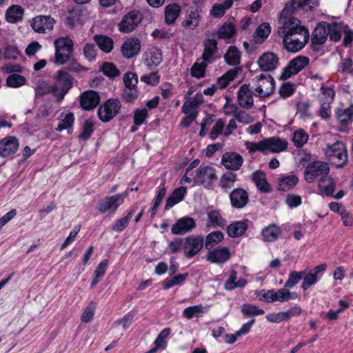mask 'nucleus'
Segmentation results:
<instances>
[{
  "mask_svg": "<svg viewBox=\"0 0 353 353\" xmlns=\"http://www.w3.org/2000/svg\"><path fill=\"white\" fill-rule=\"evenodd\" d=\"M209 307V306H203L201 304L189 306L183 310V316L188 319L199 318L208 311Z\"/></svg>",
  "mask_w": 353,
  "mask_h": 353,
  "instance_id": "nucleus-34",
  "label": "nucleus"
},
{
  "mask_svg": "<svg viewBox=\"0 0 353 353\" xmlns=\"http://www.w3.org/2000/svg\"><path fill=\"white\" fill-rule=\"evenodd\" d=\"M309 63V59L305 56H298L291 60L288 65L285 68L281 73L282 79H288L292 75L297 74Z\"/></svg>",
  "mask_w": 353,
  "mask_h": 353,
  "instance_id": "nucleus-14",
  "label": "nucleus"
},
{
  "mask_svg": "<svg viewBox=\"0 0 353 353\" xmlns=\"http://www.w3.org/2000/svg\"><path fill=\"white\" fill-rule=\"evenodd\" d=\"M252 179L259 190L262 192H270L271 188L267 181L265 174L261 171H256L252 174Z\"/></svg>",
  "mask_w": 353,
  "mask_h": 353,
  "instance_id": "nucleus-33",
  "label": "nucleus"
},
{
  "mask_svg": "<svg viewBox=\"0 0 353 353\" xmlns=\"http://www.w3.org/2000/svg\"><path fill=\"white\" fill-rule=\"evenodd\" d=\"M141 42L137 38H129L121 46V51L123 56L130 59L138 54L141 50Z\"/></svg>",
  "mask_w": 353,
  "mask_h": 353,
  "instance_id": "nucleus-23",
  "label": "nucleus"
},
{
  "mask_svg": "<svg viewBox=\"0 0 353 353\" xmlns=\"http://www.w3.org/2000/svg\"><path fill=\"white\" fill-rule=\"evenodd\" d=\"M217 52V41L214 39H208L204 42V51L202 59L207 63H211L216 60Z\"/></svg>",
  "mask_w": 353,
  "mask_h": 353,
  "instance_id": "nucleus-28",
  "label": "nucleus"
},
{
  "mask_svg": "<svg viewBox=\"0 0 353 353\" xmlns=\"http://www.w3.org/2000/svg\"><path fill=\"white\" fill-rule=\"evenodd\" d=\"M258 297L260 301L272 303L274 302L284 303L290 300L296 299L298 297V294L295 292H290L285 286L277 290H261L258 294Z\"/></svg>",
  "mask_w": 353,
  "mask_h": 353,
  "instance_id": "nucleus-3",
  "label": "nucleus"
},
{
  "mask_svg": "<svg viewBox=\"0 0 353 353\" xmlns=\"http://www.w3.org/2000/svg\"><path fill=\"white\" fill-rule=\"evenodd\" d=\"M321 97L320 102L332 103L335 97V91L332 87L321 85Z\"/></svg>",
  "mask_w": 353,
  "mask_h": 353,
  "instance_id": "nucleus-56",
  "label": "nucleus"
},
{
  "mask_svg": "<svg viewBox=\"0 0 353 353\" xmlns=\"http://www.w3.org/2000/svg\"><path fill=\"white\" fill-rule=\"evenodd\" d=\"M208 65V63L203 61L201 63L195 62L190 70L191 75L196 79L204 77Z\"/></svg>",
  "mask_w": 353,
  "mask_h": 353,
  "instance_id": "nucleus-54",
  "label": "nucleus"
},
{
  "mask_svg": "<svg viewBox=\"0 0 353 353\" xmlns=\"http://www.w3.org/2000/svg\"><path fill=\"white\" fill-rule=\"evenodd\" d=\"M142 20V15L137 10L128 12L119 23V30L121 32L128 33L135 29Z\"/></svg>",
  "mask_w": 353,
  "mask_h": 353,
  "instance_id": "nucleus-13",
  "label": "nucleus"
},
{
  "mask_svg": "<svg viewBox=\"0 0 353 353\" xmlns=\"http://www.w3.org/2000/svg\"><path fill=\"white\" fill-rule=\"evenodd\" d=\"M245 146L250 154L260 152L266 154L284 151L288 147V142L283 139L270 137L258 142L246 141Z\"/></svg>",
  "mask_w": 353,
  "mask_h": 353,
  "instance_id": "nucleus-2",
  "label": "nucleus"
},
{
  "mask_svg": "<svg viewBox=\"0 0 353 353\" xmlns=\"http://www.w3.org/2000/svg\"><path fill=\"white\" fill-rule=\"evenodd\" d=\"M187 194V188L181 186L175 189L172 194L166 199L165 210H169L174 205L181 202Z\"/></svg>",
  "mask_w": 353,
  "mask_h": 353,
  "instance_id": "nucleus-30",
  "label": "nucleus"
},
{
  "mask_svg": "<svg viewBox=\"0 0 353 353\" xmlns=\"http://www.w3.org/2000/svg\"><path fill=\"white\" fill-rule=\"evenodd\" d=\"M55 49H63L73 51V41L68 37H59L54 41Z\"/></svg>",
  "mask_w": 353,
  "mask_h": 353,
  "instance_id": "nucleus-61",
  "label": "nucleus"
},
{
  "mask_svg": "<svg viewBox=\"0 0 353 353\" xmlns=\"http://www.w3.org/2000/svg\"><path fill=\"white\" fill-rule=\"evenodd\" d=\"M230 258V252L228 248H217L208 252L206 259L213 263H223Z\"/></svg>",
  "mask_w": 353,
  "mask_h": 353,
  "instance_id": "nucleus-25",
  "label": "nucleus"
},
{
  "mask_svg": "<svg viewBox=\"0 0 353 353\" xmlns=\"http://www.w3.org/2000/svg\"><path fill=\"white\" fill-rule=\"evenodd\" d=\"M243 158L238 153L228 152L223 154L221 163L229 170H238L242 166Z\"/></svg>",
  "mask_w": 353,
  "mask_h": 353,
  "instance_id": "nucleus-20",
  "label": "nucleus"
},
{
  "mask_svg": "<svg viewBox=\"0 0 353 353\" xmlns=\"http://www.w3.org/2000/svg\"><path fill=\"white\" fill-rule=\"evenodd\" d=\"M325 155L334 161L337 167H341L347 161V150L345 145L336 141L325 149Z\"/></svg>",
  "mask_w": 353,
  "mask_h": 353,
  "instance_id": "nucleus-8",
  "label": "nucleus"
},
{
  "mask_svg": "<svg viewBox=\"0 0 353 353\" xmlns=\"http://www.w3.org/2000/svg\"><path fill=\"white\" fill-rule=\"evenodd\" d=\"M330 39L332 41H339L342 35L343 30H345V25L337 23H328Z\"/></svg>",
  "mask_w": 353,
  "mask_h": 353,
  "instance_id": "nucleus-41",
  "label": "nucleus"
},
{
  "mask_svg": "<svg viewBox=\"0 0 353 353\" xmlns=\"http://www.w3.org/2000/svg\"><path fill=\"white\" fill-rule=\"evenodd\" d=\"M281 234V229L274 224L269 225L263 228L261 235L263 241L273 242L276 241Z\"/></svg>",
  "mask_w": 353,
  "mask_h": 353,
  "instance_id": "nucleus-36",
  "label": "nucleus"
},
{
  "mask_svg": "<svg viewBox=\"0 0 353 353\" xmlns=\"http://www.w3.org/2000/svg\"><path fill=\"white\" fill-rule=\"evenodd\" d=\"M94 40L101 50L105 53H108L113 49V40L105 35L97 34L94 37Z\"/></svg>",
  "mask_w": 353,
  "mask_h": 353,
  "instance_id": "nucleus-37",
  "label": "nucleus"
},
{
  "mask_svg": "<svg viewBox=\"0 0 353 353\" xmlns=\"http://www.w3.org/2000/svg\"><path fill=\"white\" fill-rule=\"evenodd\" d=\"M181 8L177 4L168 5L165 8V21L168 24H172L179 17Z\"/></svg>",
  "mask_w": 353,
  "mask_h": 353,
  "instance_id": "nucleus-38",
  "label": "nucleus"
},
{
  "mask_svg": "<svg viewBox=\"0 0 353 353\" xmlns=\"http://www.w3.org/2000/svg\"><path fill=\"white\" fill-rule=\"evenodd\" d=\"M19 147L18 139L13 136H8L0 141V157L3 158L13 156Z\"/></svg>",
  "mask_w": 353,
  "mask_h": 353,
  "instance_id": "nucleus-15",
  "label": "nucleus"
},
{
  "mask_svg": "<svg viewBox=\"0 0 353 353\" xmlns=\"http://www.w3.org/2000/svg\"><path fill=\"white\" fill-rule=\"evenodd\" d=\"M308 139V134L303 129H299L294 132L292 141L296 148H301L307 143Z\"/></svg>",
  "mask_w": 353,
  "mask_h": 353,
  "instance_id": "nucleus-57",
  "label": "nucleus"
},
{
  "mask_svg": "<svg viewBox=\"0 0 353 353\" xmlns=\"http://www.w3.org/2000/svg\"><path fill=\"white\" fill-rule=\"evenodd\" d=\"M195 179L205 188H210L217 179L216 170L212 166H200L196 171Z\"/></svg>",
  "mask_w": 353,
  "mask_h": 353,
  "instance_id": "nucleus-12",
  "label": "nucleus"
},
{
  "mask_svg": "<svg viewBox=\"0 0 353 353\" xmlns=\"http://www.w3.org/2000/svg\"><path fill=\"white\" fill-rule=\"evenodd\" d=\"M96 307L94 304V303L91 302L83 310L81 320L83 323H89L90 322L94 316V312H95Z\"/></svg>",
  "mask_w": 353,
  "mask_h": 353,
  "instance_id": "nucleus-63",
  "label": "nucleus"
},
{
  "mask_svg": "<svg viewBox=\"0 0 353 353\" xmlns=\"http://www.w3.org/2000/svg\"><path fill=\"white\" fill-rule=\"evenodd\" d=\"M21 57V53L16 46L8 45L4 50L3 57L6 59L17 60Z\"/></svg>",
  "mask_w": 353,
  "mask_h": 353,
  "instance_id": "nucleus-62",
  "label": "nucleus"
},
{
  "mask_svg": "<svg viewBox=\"0 0 353 353\" xmlns=\"http://www.w3.org/2000/svg\"><path fill=\"white\" fill-rule=\"evenodd\" d=\"M223 238L224 235L221 232H212L206 236L204 245L207 250H211L216 245L221 242Z\"/></svg>",
  "mask_w": 353,
  "mask_h": 353,
  "instance_id": "nucleus-43",
  "label": "nucleus"
},
{
  "mask_svg": "<svg viewBox=\"0 0 353 353\" xmlns=\"http://www.w3.org/2000/svg\"><path fill=\"white\" fill-rule=\"evenodd\" d=\"M241 312L247 317L261 315L265 313L263 309L252 304H243L241 307Z\"/></svg>",
  "mask_w": 353,
  "mask_h": 353,
  "instance_id": "nucleus-55",
  "label": "nucleus"
},
{
  "mask_svg": "<svg viewBox=\"0 0 353 353\" xmlns=\"http://www.w3.org/2000/svg\"><path fill=\"white\" fill-rule=\"evenodd\" d=\"M200 21V15L198 11L191 12L183 20V26L190 30H194L197 27Z\"/></svg>",
  "mask_w": 353,
  "mask_h": 353,
  "instance_id": "nucleus-52",
  "label": "nucleus"
},
{
  "mask_svg": "<svg viewBox=\"0 0 353 353\" xmlns=\"http://www.w3.org/2000/svg\"><path fill=\"white\" fill-rule=\"evenodd\" d=\"M230 200L233 208L241 209L248 203L249 196L246 190L238 188L234 189L230 194Z\"/></svg>",
  "mask_w": 353,
  "mask_h": 353,
  "instance_id": "nucleus-21",
  "label": "nucleus"
},
{
  "mask_svg": "<svg viewBox=\"0 0 353 353\" xmlns=\"http://www.w3.org/2000/svg\"><path fill=\"white\" fill-rule=\"evenodd\" d=\"M55 20L49 15H38L29 20L32 29L37 33L46 34L52 30Z\"/></svg>",
  "mask_w": 353,
  "mask_h": 353,
  "instance_id": "nucleus-10",
  "label": "nucleus"
},
{
  "mask_svg": "<svg viewBox=\"0 0 353 353\" xmlns=\"http://www.w3.org/2000/svg\"><path fill=\"white\" fill-rule=\"evenodd\" d=\"M291 3L293 10L303 9L307 10L317 7L319 0H292Z\"/></svg>",
  "mask_w": 353,
  "mask_h": 353,
  "instance_id": "nucleus-48",
  "label": "nucleus"
},
{
  "mask_svg": "<svg viewBox=\"0 0 353 353\" xmlns=\"http://www.w3.org/2000/svg\"><path fill=\"white\" fill-rule=\"evenodd\" d=\"M248 225L244 221H236L227 228L228 234L230 237H237L243 235L246 231Z\"/></svg>",
  "mask_w": 353,
  "mask_h": 353,
  "instance_id": "nucleus-39",
  "label": "nucleus"
},
{
  "mask_svg": "<svg viewBox=\"0 0 353 353\" xmlns=\"http://www.w3.org/2000/svg\"><path fill=\"white\" fill-rule=\"evenodd\" d=\"M237 279V272L235 270H232L229 278L225 283V288L227 290H232L236 288H242L245 285L247 281L244 279Z\"/></svg>",
  "mask_w": 353,
  "mask_h": 353,
  "instance_id": "nucleus-40",
  "label": "nucleus"
},
{
  "mask_svg": "<svg viewBox=\"0 0 353 353\" xmlns=\"http://www.w3.org/2000/svg\"><path fill=\"white\" fill-rule=\"evenodd\" d=\"M204 245V239L200 235H190L184 239V255L191 259L200 252Z\"/></svg>",
  "mask_w": 353,
  "mask_h": 353,
  "instance_id": "nucleus-11",
  "label": "nucleus"
},
{
  "mask_svg": "<svg viewBox=\"0 0 353 353\" xmlns=\"http://www.w3.org/2000/svg\"><path fill=\"white\" fill-rule=\"evenodd\" d=\"M24 9L19 5L10 6L6 12V19L10 23H17L22 21Z\"/></svg>",
  "mask_w": 353,
  "mask_h": 353,
  "instance_id": "nucleus-29",
  "label": "nucleus"
},
{
  "mask_svg": "<svg viewBox=\"0 0 353 353\" xmlns=\"http://www.w3.org/2000/svg\"><path fill=\"white\" fill-rule=\"evenodd\" d=\"M318 188L323 196H332L335 189V183L333 179L327 174L318 181Z\"/></svg>",
  "mask_w": 353,
  "mask_h": 353,
  "instance_id": "nucleus-32",
  "label": "nucleus"
},
{
  "mask_svg": "<svg viewBox=\"0 0 353 353\" xmlns=\"http://www.w3.org/2000/svg\"><path fill=\"white\" fill-rule=\"evenodd\" d=\"M196 222L192 217L183 216L173 224L171 232L174 235H183L196 228Z\"/></svg>",
  "mask_w": 353,
  "mask_h": 353,
  "instance_id": "nucleus-16",
  "label": "nucleus"
},
{
  "mask_svg": "<svg viewBox=\"0 0 353 353\" xmlns=\"http://www.w3.org/2000/svg\"><path fill=\"white\" fill-rule=\"evenodd\" d=\"M148 117V111L147 108L137 109L133 115V122L136 125H143L146 123Z\"/></svg>",
  "mask_w": 353,
  "mask_h": 353,
  "instance_id": "nucleus-58",
  "label": "nucleus"
},
{
  "mask_svg": "<svg viewBox=\"0 0 353 353\" xmlns=\"http://www.w3.org/2000/svg\"><path fill=\"white\" fill-rule=\"evenodd\" d=\"M226 225L225 220L218 210H211L208 213L206 227L208 228H223Z\"/></svg>",
  "mask_w": 353,
  "mask_h": 353,
  "instance_id": "nucleus-31",
  "label": "nucleus"
},
{
  "mask_svg": "<svg viewBox=\"0 0 353 353\" xmlns=\"http://www.w3.org/2000/svg\"><path fill=\"white\" fill-rule=\"evenodd\" d=\"M100 100V96L98 92L94 90H87L81 94L80 104L83 109L90 110L99 104Z\"/></svg>",
  "mask_w": 353,
  "mask_h": 353,
  "instance_id": "nucleus-22",
  "label": "nucleus"
},
{
  "mask_svg": "<svg viewBox=\"0 0 353 353\" xmlns=\"http://www.w3.org/2000/svg\"><path fill=\"white\" fill-rule=\"evenodd\" d=\"M329 34V27L327 22H321L314 28L312 34V41L313 44H323Z\"/></svg>",
  "mask_w": 353,
  "mask_h": 353,
  "instance_id": "nucleus-26",
  "label": "nucleus"
},
{
  "mask_svg": "<svg viewBox=\"0 0 353 353\" xmlns=\"http://www.w3.org/2000/svg\"><path fill=\"white\" fill-rule=\"evenodd\" d=\"M123 81L127 89L134 90L138 83V77L136 73L128 72L123 75Z\"/></svg>",
  "mask_w": 353,
  "mask_h": 353,
  "instance_id": "nucleus-59",
  "label": "nucleus"
},
{
  "mask_svg": "<svg viewBox=\"0 0 353 353\" xmlns=\"http://www.w3.org/2000/svg\"><path fill=\"white\" fill-rule=\"evenodd\" d=\"M279 34L283 38L286 50L297 52L302 50L310 39L308 29L294 17H282L279 20Z\"/></svg>",
  "mask_w": 353,
  "mask_h": 353,
  "instance_id": "nucleus-1",
  "label": "nucleus"
},
{
  "mask_svg": "<svg viewBox=\"0 0 353 353\" xmlns=\"http://www.w3.org/2000/svg\"><path fill=\"white\" fill-rule=\"evenodd\" d=\"M72 50L55 49L54 63L61 65L67 63L71 59Z\"/></svg>",
  "mask_w": 353,
  "mask_h": 353,
  "instance_id": "nucleus-50",
  "label": "nucleus"
},
{
  "mask_svg": "<svg viewBox=\"0 0 353 353\" xmlns=\"http://www.w3.org/2000/svg\"><path fill=\"white\" fill-rule=\"evenodd\" d=\"M255 82V95L265 97L270 95L275 88V81L270 74H261L253 79Z\"/></svg>",
  "mask_w": 353,
  "mask_h": 353,
  "instance_id": "nucleus-7",
  "label": "nucleus"
},
{
  "mask_svg": "<svg viewBox=\"0 0 353 353\" xmlns=\"http://www.w3.org/2000/svg\"><path fill=\"white\" fill-rule=\"evenodd\" d=\"M188 276V273L180 274L175 275L171 278H167L163 283V288L165 290H168L174 285L183 283Z\"/></svg>",
  "mask_w": 353,
  "mask_h": 353,
  "instance_id": "nucleus-49",
  "label": "nucleus"
},
{
  "mask_svg": "<svg viewBox=\"0 0 353 353\" xmlns=\"http://www.w3.org/2000/svg\"><path fill=\"white\" fill-rule=\"evenodd\" d=\"M224 58L228 64L236 65L240 63L241 52L235 46H230Z\"/></svg>",
  "mask_w": 353,
  "mask_h": 353,
  "instance_id": "nucleus-47",
  "label": "nucleus"
},
{
  "mask_svg": "<svg viewBox=\"0 0 353 353\" xmlns=\"http://www.w3.org/2000/svg\"><path fill=\"white\" fill-rule=\"evenodd\" d=\"M236 181L237 175L232 172L228 171L221 176L219 186L223 190H227L232 188Z\"/></svg>",
  "mask_w": 353,
  "mask_h": 353,
  "instance_id": "nucleus-44",
  "label": "nucleus"
},
{
  "mask_svg": "<svg viewBox=\"0 0 353 353\" xmlns=\"http://www.w3.org/2000/svg\"><path fill=\"white\" fill-rule=\"evenodd\" d=\"M236 32L235 26L229 22L221 26L217 30L218 37L221 39H229L233 37Z\"/></svg>",
  "mask_w": 353,
  "mask_h": 353,
  "instance_id": "nucleus-42",
  "label": "nucleus"
},
{
  "mask_svg": "<svg viewBox=\"0 0 353 353\" xmlns=\"http://www.w3.org/2000/svg\"><path fill=\"white\" fill-rule=\"evenodd\" d=\"M120 108L121 103L118 99H110L99 108V118L103 122H108L118 114Z\"/></svg>",
  "mask_w": 353,
  "mask_h": 353,
  "instance_id": "nucleus-9",
  "label": "nucleus"
},
{
  "mask_svg": "<svg viewBox=\"0 0 353 353\" xmlns=\"http://www.w3.org/2000/svg\"><path fill=\"white\" fill-rule=\"evenodd\" d=\"M237 101L239 106L244 109H250L253 106V92L250 88V85L243 84L239 88Z\"/></svg>",
  "mask_w": 353,
  "mask_h": 353,
  "instance_id": "nucleus-19",
  "label": "nucleus"
},
{
  "mask_svg": "<svg viewBox=\"0 0 353 353\" xmlns=\"http://www.w3.org/2000/svg\"><path fill=\"white\" fill-rule=\"evenodd\" d=\"M18 74H12L7 77L6 79V85L8 88H17L24 85L26 82V78Z\"/></svg>",
  "mask_w": 353,
  "mask_h": 353,
  "instance_id": "nucleus-46",
  "label": "nucleus"
},
{
  "mask_svg": "<svg viewBox=\"0 0 353 353\" xmlns=\"http://www.w3.org/2000/svg\"><path fill=\"white\" fill-rule=\"evenodd\" d=\"M299 181L295 175H288L279 179V189L281 191H288L296 186Z\"/></svg>",
  "mask_w": 353,
  "mask_h": 353,
  "instance_id": "nucleus-45",
  "label": "nucleus"
},
{
  "mask_svg": "<svg viewBox=\"0 0 353 353\" xmlns=\"http://www.w3.org/2000/svg\"><path fill=\"white\" fill-rule=\"evenodd\" d=\"M170 328H165L161 331L153 343L160 350H163L168 345V338L170 334Z\"/></svg>",
  "mask_w": 353,
  "mask_h": 353,
  "instance_id": "nucleus-51",
  "label": "nucleus"
},
{
  "mask_svg": "<svg viewBox=\"0 0 353 353\" xmlns=\"http://www.w3.org/2000/svg\"><path fill=\"white\" fill-rule=\"evenodd\" d=\"M128 195V193L125 191L123 193L105 196L99 200L97 209L101 213H105L108 211L115 213L118 208L124 203L125 199Z\"/></svg>",
  "mask_w": 353,
  "mask_h": 353,
  "instance_id": "nucleus-6",
  "label": "nucleus"
},
{
  "mask_svg": "<svg viewBox=\"0 0 353 353\" xmlns=\"http://www.w3.org/2000/svg\"><path fill=\"white\" fill-rule=\"evenodd\" d=\"M58 120L59 124L55 128L57 131L61 132L66 130L69 134L72 133L74 121V116L72 112L70 111L61 112L58 117Z\"/></svg>",
  "mask_w": 353,
  "mask_h": 353,
  "instance_id": "nucleus-27",
  "label": "nucleus"
},
{
  "mask_svg": "<svg viewBox=\"0 0 353 353\" xmlns=\"http://www.w3.org/2000/svg\"><path fill=\"white\" fill-rule=\"evenodd\" d=\"M72 86V79L66 72L59 70L52 85V94L60 102Z\"/></svg>",
  "mask_w": 353,
  "mask_h": 353,
  "instance_id": "nucleus-5",
  "label": "nucleus"
},
{
  "mask_svg": "<svg viewBox=\"0 0 353 353\" xmlns=\"http://www.w3.org/2000/svg\"><path fill=\"white\" fill-rule=\"evenodd\" d=\"M259 68L263 72L274 70L279 65V57L273 52H264L257 60Z\"/></svg>",
  "mask_w": 353,
  "mask_h": 353,
  "instance_id": "nucleus-18",
  "label": "nucleus"
},
{
  "mask_svg": "<svg viewBox=\"0 0 353 353\" xmlns=\"http://www.w3.org/2000/svg\"><path fill=\"white\" fill-rule=\"evenodd\" d=\"M101 71L104 75L110 78H114L120 74L117 68L113 63L109 62H105L101 65Z\"/></svg>",
  "mask_w": 353,
  "mask_h": 353,
  "instance_id": "nucleus-60",
  "label": "nucleus"
},
{
  "mask_svg": "<svg viewBox=\"0 0 353 353\" xmlns=\"http://www.w3.org/2000/svg\"><path fill=\"white\" fill-rule=\"evenodd\" d=\"M144 64L150 69L157 67L162 61V54L160 49L156 47L148 48L144 53Z\"/></svg>",
  "mask_w": 353,
  "mask_h": 353,
  "instance_id": "nucleus-24",
  "label": "nucleus"
},
{
  "mask_svg": "<svg viewBox=\"0 0 353 353\" xmlns=\"http://www.w3.org/2000/svg\"><path fill=\"white\" fill-rule=\"evenodd\" d=\"M305 271L296 272L293 271L289 274L288 280L286 281L284 286L290 290L295 286L304 276Z\"/></svg>",
  "mask_w": 353,
  "mask_h": 353,
  "instance_id": "nucleus-53",
  "label": "nucleus"
},
{
  "mask_svg": "<svg viewBox=\"0 0 353 353\" xmlns=\"http://www.w3.org/2000/svg\"><path fill=\"white\" fill-rule=\"evenodd\" d=\"M335 114L340 123L339 130L347 132L349 125L353 121V105L348 108H338L335 110Z\"/></svg>",
  "mask_w": 353,
  "mask_h": 353,
  "instance_id": "nucleus-17",
  "label": "nucleus"
},
{
  "mask_svg": "<svg viewBox=\"0 0 353 353\" xmlns=\"http://www.w3.org/2000/svg\"><path fill=\"white\" fill-rule=\"evenodd\" d=\"M224 127V121L222 119H218L212 127V129L210 133V138L212 140H215L219 135L223 134Z\"/></svg>",
  "mask_w": 353,
  "mask_h": 353,
  "instance_id": "nucleus-64",
  "label": "nucleus"
},
{
  "mask_svg": "<svg viewBox=\"0 0 353 353\" xmlns=\"http://www.w3.org/2000/svg\"><path fill=\"white\" fill-rule=\"evenodd\" d=\"M271 26L269 23L263 22L261 23L253 34V38L256 43H263L269 37L271 32Z\"/></svg>",
  "mask_w": 353,
  "mask_h": 353,
  "instance_id": "nucleus-35",
  "label": "nucleus"
},
{
  "mask_svg": "<svg viewBox=\"0 0 353 353\" xmlns=\"http://www.w3.org/2000/svg\"><path fill=\"white\" fill-rule=\"evenodd\" d=\"M330 167L327 163L322 161H313L307 165L304 170L305 180L312 183L316 180L318 181L323 177L329 174Z\"/></svg>",
  "mask_w": 353,
  "mask_h": 353,
  "instance_id": "nucleus-4",
  "label": "nucleus"
}]
</instances>
